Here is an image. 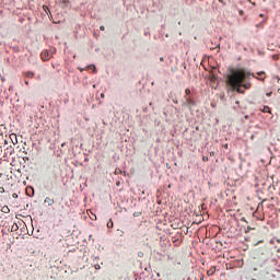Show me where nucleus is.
Masks as SVG:
<instances>
[{
  "instance_id": "393cba45",
  "label": "nucleus",
  "mask_w": 280,
  "mask_h": 280,
  "mask_svg": "<svg viewBox=\"0 0 280 280\" xmlns=\"http://www.w3.org/2000/svg\"><path fill=\"white\" fill-rule=\"evenodd\" d=\"M1 82H5V77H1Z\"/></svg>"
},
{
  "instance_id": "f8f14e48",
  "label": "nucleus",
  "mask_w": 280,
  "mask_h": 280,
  "mask_svg": "<svg viewBox=\"0 0 280 280\" xmlns=\"http://www.w3.org/2000/svg\"><path fill=\"white\" fill-rule=\"evenodd\" d=\"M25 75H26V78L32 79V78H34V72H32V71H26V72H25Z\"/></svg>"
},
{
  "instance_id": "cd10ccee",
  "label": "nucleus",
  "mask_w": 280,
  "mask_h": 280,
  "mask_svg": "<svg viewBox=\"0 0 280 280\" xmlns=\"http://www.w3.org/2000/svg\"><path fill=\"white\" fill-rule=\"evenodd\" d=\"M219 3H224V0H219Z\"/></svg>"
},
{
  "instance_id": "a878e982",
  "label": "nucleus",
  "mask_w": 280,
  "mask_h": 280,
  "mask_svg": "<svg viewBox=\"0 0 280 280\" xmlns=\"http://www.w3.org/2000/svg\"><path fill=\"white\" fill-rule=\"evenodd\" d=\"M26 86H30V81H25Z\"/></svg>"
},
{
  "instance_id": "7ed1b4c3",
  "label": "nucleus",
  "mask_w": 280,
  "mask_h": 280,
  "mask_svg": "<svg viewBox=\"0 0 280 280\" xmlns=\"http://www.w3.org/2000/svg\"><path fill=\"white\" fill-rule=\"evenodd\" d=\"M9 138L13 145H16V143H19V138L16 137V133H11Z\"/></svg>"
},
{
  "instance_id": "9d476101",
  "label": "nucleus",
  "mask_w": 280,
  "mask_h": 280,
  "mask_svg": "<svg viewBox=\"0 0 280 280\" xmlns=\"http://www.w3.org/2000/svg\"><path fill=\"white\" fill-rule=\"evenodd\" d=\"M19 231V225L16 223H13V225L11 226V232L14 233Z\"/></svg>"
},
{
  "instance_id": "ddd939ff",
  "label": "nucleus",
  "mask_w": 280,
  "mask_h": 280,
  "mask_svg": "<svg viewBox=\"0 0 280 280\" xmlns=\"http://www.w3.org/2000/svg\"><path fill=\"white\" fill-rule=\"evenodd\" d=\"M5 132V125H0V137Z\"/></svg>"
},
{
  "instance_id": "c85d7f7f",
  "label": "nucleus",
  "mask_w": 280,
  "mask_h": 280,
  "mask_svg": "<svg viewBox=\"0 0 280 280\" xmlns=\"http://www.w3.org/2000/svg\"><path fill=\"white\" fill-rule=\"evenodd\" d=\"M250 3H252V5H254V7H256V5H257L255 2H250Z\"/></svg>"
},
{
  "instance_id": "4be33fe9",
  "label": "nucleus",
  "mask_w": 280,
  "mask_h": 280,
  "mask_svg": "<svg viewBox=\"0 0 280 280\" xmlns=\"http://www.w3.org/2000/svg\"><path fill=\"white\" fill-rule=\"evenodd\" d=\"M100 30H101V32H104V30H106V27L101 26Z\"/></svg>"
},
{
  "instance_id": "20e7f679",
  "label": "nucleus",
  "mask_w": 280,
  "mask_h": 280,
  "mask_svg": "<svg viewBox=\"0 0 280 280\" xmlns=\"http://www.w3.org/2000/svg\"><path fill=\"white\" fill-rule=\"evenodd\" d=\"M44 202L46 203V205H48V207H54V199H51L50 197H46L45 198V200H44Z\"/></svg>"
},
{
  "instance_id": "f704fd0d",
  "label": "nucleus",
  "mask_w": 280,
  "mask_h": 280,
  "mask_svg": "<svg viewBox=\"0 0 280 280\" xmlns=\"http://www.w3.org/2000/svg\"><path fill=\"white\" fill-rule=\"evenodd\" d=\"M252 139H255V136H252Z\"/></svg>"
},
{
  "instance_id": "a211bd4d",
  "label": "nucleus",
  "mask_w": 280,
  "mask_h": 280,
  "mask_svg": "<svg viewBox=\"0 0 280 280\" xmlns=\"http://www.w3.org/2000/svg\"><path fill=\"white\" fill-rule=\"evenodd\" d=\"M63 5L68 7L69 5V0H62Z\"/></svg>"
},
{
  "instance_id": "dca6fc26",
  "label": "nucleus",
  "mask_w": 280,
  "mask_h": 280,
  "mask_svg": "<svg viewBox=\"0 0 280 280\" xmlns=\"http://www.w3.org/2000/svg\"><path fill=\"white\" fill-rule=\"evenodd\" d=\"M259 244H264V240H260V241L254 243V246H259Z\"/></svg>"
},
{
  "instance_id": "4468645a",
  "label": "nucleus",
  "mask_w": 280,
  "mask_h": 280,
  "mask_svg": "<svg viewBox=\"0 0 280 280\" xmlns=\"http://www.w3.org/2000/svg\"><path fill=\"white\" fill-rule=\"evenodd\" d=\"M113 226H114L113 220L109 219L107 222V229H113Z\"/></svg>"
},
{
  "instance_id": "f3484780",
  "label": "nucleus",
  "mask_w": 280,
  "mask_h": 280,
  "mask_svg": "<svg viewBox=\"0 0 280 280\" xmlns=\"http://www.w3.org/2000/svg\"><path fill=\"white\" fill-rule=\"evenodd\" d=\"M185 93H186V95H191V90L186 89V90H185Z\"/></svg>"
},
{
  "instance_id": "0eeeda50",
  "label": "nucleus",
  "mask_w": 280,
  "mask_h": 280,
  "mask_svg": "<svg viewBox=\"0 0 280 280\" xmlns=\"http://www.w3.org/2000/svg\"><path fill=\"white\" fill-rule=\"evenodd\" d=\"M258 80H265L266 78V72H257Z\"/></svg>"
},
{
  "instance_id": "72a5a7b5",
  "label": "nucleus",
  "mask_w": 280,
  "mask_h": 280,
  "mask_svg": "<svg viewBox=\"0 0 280 280\" xmlns=\"http://www.w3.org/2000/svg\"><path fill=\"white\" fill-rule=\"evenodd\" d=\"M101 97H104V94H101Z\"/></svg>"
},
{
  "instance_id": "6ab92c4d",
  "label": "nucleus",
  "mask_w": 280,
  "mask_h": 280,
  "mask_svg": "<svg viewBox=\"0 0 280 280\" xmlns=\"http://www.w3.org/2000/svg\"><path fill=\"white\" fill-rule=\"evenodd\" d=\"M186 102H188V104H194V101H191V98H186Z\"/></svg>"
},
{
  "instance_id": "f257e3e1",
  "label": "nucleus",
  "mask_w": 280,
  "mask_h": 280,
  "mask_svg": "<svg viewBox=\"0 0 280 280\" xmlns=\"http://www.w3.org/2000/svg\"><path fill=\"white\" fill-rule=\"evenodd\" d=\"M246 80V71L243 69L233 70L226 79V85L231 91H236V93L244 94L245 91L243 89H250V83H244Z\"/></svg>"
},
{
  "instance_id": "b1692460",
  "label": "nucleus",
  "mask_w": 280,
  "mask_h": 280,
  "mask_svg": "<svg viewBox=\"0 0 280 280\" xmlns=\"http://www.w3.org/2000/svg\"><path fill=\"white\" fill-rule=\"evenodd\" d=\"M260 19H266V15L259 14Z\"/></svg>"
},
{
  "instance_id": "7c9ffc66",
  "label": "nucleus",
  "mask_w": 280,
  "mask_h": 280,
  "mask_svg": "<svg viewBox=\"0 0 280 280\" xmlns=\"http://www.w3.org/2000/svg\"><path fill=\"white\" fill-rule=\"evenodd\" d=\"M240 14H244V11L241 10V11H240Z\"/></svg>"
},
{
  "instance_id": "1a4fd4ad",
  "label": "nucleus",
  "mask_w": 280,
  "mask_h": 280,
  "mask_svg": "<svg viewBox=\"0 0 280 280\" xmlns=\"http://www.w3.org/2000/svg\"><path fill=\"white\" fill-rule=\"evenodd\" d=\"M2 213H10V208L8 206H3L1 208Z\"/></svg>"
},
{
  "instance_id": "473e14b6",
  "label": "nucleus",
  "mask_w": 280,
  "mask_h": 280,
  "mask_svg": "<svg viewBox=\"0 0 280 280\" xmlns=\"http://www.w3.org/2000/svg\"><path fill=\"white\" fill-rule=\"evenodd\" d=\"M248 1V3H252L253 1L252 0H247Z\"/></svg>"
},
{
  "instance_id": "39448f33",
  "label": "nucleus",
  "mask_w": 280,
  "mask_h": 280,
  "mask_svg": "<svg viewBox=\"0 0 280 280\" xmlns=\"http://www.w3.org/2000/svg\"><path fill=\"white\" fill-rule=\"evenodd\" d=\"M208 277H213L215 275V267H210V269L207 271Z\"/></svg>"
},
{
  "instance_id": "bb28decb",
  "label": "nucleus",
  "mask_w": 280,
  "mask_h": 280,
  "mask_svg": "<svg viewBox=\"0 0 280 280\" xmlns=\"http://www.w3.org/2000/svg\"><path fill=\"white\" fill-rule=\"evenodd\" d=\"M270 95H272V93L270 92V93H267V97H270Z\"/></svg>"
},
{
  "instance_id": "c756f323",
  "label": "nucleus",
  "mask_w": 280,
  "mask_h": 280,
  "mask_svg": "<svg viewBox=\"0 0 280 280\" xmlns=\"http://www.w3.org/2000/svg\"><path fill=\"white\" fill-rule=\"evenodd\" d=\"M163 60H164L163 57H161V58H160V61L163 62Z\"/></svg>"
},
{
  "instance_id": "f03ea898",
  "label": "nucleus",
  "mask_w": 280,
  "mask_h": 280,
  "mask_svg": "<svg viewBox=\"0 0 280 280\" xmlns=\"http://www.w3.org/2000/svg\"><path fill=\"white\" fill-rule=\"evenodd\" d=\"M54 56V52H49L48 50H43L40 54V58L44 62H47V60H51Z\"/></svg>"
},
{
  "instance_id": "9b49d317",
  "label": "nucleus",
  "mask_w": 280,
  "mask_h": 280,
  "mask_svg": "<svg viewBox=\"0 0 280 280\" xmlns=\"http://www.w3.org/2000/svg\"><path fill=\"white\" fill-rule=\"evenodd\" d=\"M86 69H92L93 73H97V69L93 65L88 66Z\"/></svg>"
},
{
  "instance_id": "5701e85b",
  "label": "nucleus",
  "mask_w": 280,
  "mask_h": 280,
  "mask_svg": "<svg viewBox=\"0 0 280 280\" xmlns=\"http://www.w3.org/2000/svg\"><path fill=\"white\" fill-rule=\"evenodd\" d=\"M202 161H205V162H207V161H209V158H202Z\"/></svg>"
},
{
  "instance_id": "412c9836",
  "label": "nucleus",
  "mask_w": 280,
  "mask_h": 280,
  "mask_svg": "<svg viewBox=\"0 0 280 280\" xmlns=\"http://www.w3.org/2000/svg\"><path fill=\"white\" fill-rule=\"evenodd\" d=\"M138 257H143V253L139 252Z\"/></svg>"
},
{
  "instance_id": "c9c22d12",
  "label": "nucleus",
  "mask_w": 280,
  "mask_h": 280,
  "mask_svg": "<svg viewBox=\"0 0 280 280\" xmlns=\"http://www.w3.org/2000/svg\"><path fill=\"white\" fill-rule=\"evenodd\" d=\"M225 148H229V144H225Z\"/></svg>"
},
{
  "instance_id": "2f4dec72",
  "label": "nucleus",
  "mask_w": 280,
  "mask_h": 280,
  "mask_svg": "<svg viewBox=\"0 0 280 280\" xmlns=\"http://www.w3.org/2000/svg\"><path fill=\"white\" fill-rule=\"evenodd\" d=\"M252 78H257V77H255V74H254V73H252Z\"/></svg>"
},
{
  "instance_id": "423d86ee",
  "label": "nucleus",
  "mask_w": 280,
  "mask_h": 280,
  "mask_svg": "<svg viewBox=\"0 0 280 280\" xmlns=\"http://www.w3.org/2000/svg\"><path fill=\"white\" fill-rule=\"evenodd\" d=\"M262 113H269V115H272V110L270 109V106L265 105L264 108L261 109Z\"/></svg>"
},
{
  "instance_id": "6e6552de",
  "label": "nucleus",
  "mask_w": 280,
  "mask_h": 280,
  "mask_svg": "<svg viewBox=\"0 0 280 280\" xmlns=\"http://www.w3.org/2000/svg\"><path fill=\"white\" fill-rule=\"evenodd\" d=\"M265 23H266V18H265V21H262V22L256 24V27H257L258 30H261V28H264Z\"/></svg>"
},
{
  "instance_id": "2eb2a0df",
  "label": "nucleus",
  "mask_w": 280,
  "mask_h": 280,
  "mask_svg": "<svg viewBox=\"0 0 280 280\" xmlns=\"http://www.w3.org/2000/svg\"><path fill=\"white\" fill-rule=\"evenodd\" d=\"M114 174H116V176L121 174V168H119V167L115 168Z\"/></svg>"
},
{
  "instance_id": "aec40b11",
  "label": "nucleus",
  "mask_w": 280,
  "mask_h": 280,
  "mask_svg": "<svg viewBox=\"0 0 280 280\" xmlns=\"http://www.w3.org/2000/svg\"><path fill=\"white\" fill-rule=\"evenodd\" d=\"M214 49V48H211ZM215 49H218V51H220V44H217Z\"/></svg>"
}]
</instances>
